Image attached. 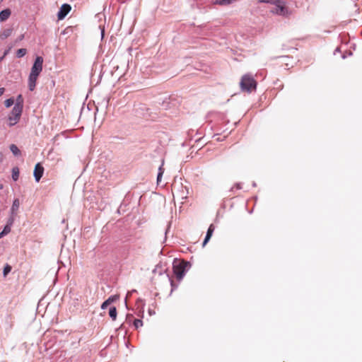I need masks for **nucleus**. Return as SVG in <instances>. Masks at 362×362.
Instances as JSON below:
<instances>
[{
    "mask_svg": "<svg viewBox=\"0 0 362 362\" xmlns=\"http://www.w3.org/2000/svg\"><path fill=\"white\" fill-rule=\"evenodd\" d=\"M272 4L276 6L272 10L273 13L283 16H288L291 14L284 1L281 0H273Z\"/></svg>",
    "mask_w": 362,
    "mask_h": 362,
    "instance_id": "3",
    "label": "nucleus"
},
{
    "mask_svg": "<svg viewBox=\"0 0 362 362\" xmlns=\"http://www.w3.org/2000/svg\"><path fill=\"white\" fill-rule=\"evenodd\" d=\"M117 309L115 307H111L109 310V315L112 319V320H115L117 318Z\"/></svg>",
    "mask_w": 362,
    "mask_h": 362,
    "instance_id": "15",
    "label": "nucleus"
},
{
    "mask_svg": "<svg viewBox=\"0 0 362 362\" xmlns=\"http://www.w3.org/2000/svg\"><path fill=\"white\" fill-rule=\"evenodd\" d=\"M10 150L13 153V154L16 156H18L21 155V151L18 148V146L15 144H11L10 146Z\"/></svg>",
    "mask_w": 362,
    "mask_h": 362,
    "instance_id": "13",
    "label": "nucleus"
},
{
    "mask_svg": "<svg viewBox=\"0 0 362 362\" xmlns=\"http://www.w3.org/2000/svg\"><path fill=\"white\" fill-rule=\"evenodd\" d=\"M44 173V168L42 166L40 163H37L35 166L34 169V177L36 180V182H39L41 177L43 175Z\"/></svg>",
    "mask_w": 362,
    "mask_h": 362,
    "instance_id": "7",
    "label": "nucleus"
},
{
    "mask_svg": "<svg viewBox=\"0 0 362 362\" xmlns=\"http://www.w3.org/2000/svg\"><path fill=\"white\" fill-rule=\"evenodd\" d=\"M4 88H0V96H1L4 93Z\"/></svg>",
    "mask_w": 362,
    "mask_h": 362,
    "instance_id": "26",
    "label": "nucleus"
},
{
    "mask_svg": "<svg viewBox=\"0 0 362 362\" xmlns=\"http://www.w3.org/2000/svg\"><path fill=\"white\" fill-rule=\"evenodd\" d=\"M71 9V6L69 4H64L61 6V8L57 13L58 19L59 20L64 19L66 17V16L70 12Z\"/></svg>",
    "mask_w": 362,
    "mask_h": 362,
    "instance_id": "6",
    "label": "nucleus"
},
{
    "mask_svg": "<svg viewBox=\"0 0 362 362\" xmlns=\"http://www.w3.org/2000/svg\"><path fill=\"white\" fill-rule=\"evenodd\" d=\"M240 86L243 90L251 92L256 89L257 82L250 74H247L242 76Z\"/></svg>",
    "mask_w": 362,
    "mask_h": 362,
    "instance_id": "2",
    "label": "nucleus"
},
{
    "mask_svg": "<svg viewBox=\"0 0 362 362\" xmlns=\"http://www.w3.org/2000/svg\"><path fill=\"white\" fill-rule=\"evenodd\" d=\"M23 35H22L20 37H19V40H21L23 38Z\"/></svg>",
    "mask_w": 362,
    "mask_h": 362,
    "instance_id": "28",
    "label": "nucleus"
},
{
    "mask_svg": "<svg viewBox=\"0 0 362 362\" xmlns=\"http://www.w3.org/2000/svg\"><path fill=\"white\" fill-rule=\"evenodd\" d=\"M3 0H0V2L2 1Z\"/></svg>",
    "mask_w": 362,
    "mask_h": 362,
    "instance_id": "29",
    "label": "nucleus"
},
{
    "mask_svg": "<svg viewBox=\"0 0 362 362\" xmlns=\"http://www.w3.org/2000/svg\"><path fill=\"white\" fill-rule=\"evenodd\" d=\"M14 103V100L13 98H8L5 100L4 104L6 107H11Z\"/></svg>",
    "mask_w": 362,
    "mask_h": 362,
    "instance_id": "19",
    "label": "nucleus"
},
{
    "mask_svg": "<svg viewBox=\"0 0 362 362\" xmlns=\"http://www.w3.org/2000/svg\"><path fill=\"white\" fill-rule=\"evenodd\" d=\"M20 206V201L18 199H15L11 208L12 215H16Z\"/></svg>",
    "mask_w": 362,
    "mask_h": 362,
    "instance_id": "10",
    "label": "nucleus"
},
{
    "mask_svg": "<svg viewBox=\"0 0 362 362\" xmlns=\"http://www.w3.org/2000/svg\"><path fill=\"white\" fill-rule=\"evenodd\" d=\"M272 1L273 0H258V1L260 3H269L272 4Z\"/></svg>",
    "mask_w": 362,
    "mask_h": 362,
    "instance_id": "24",
    "label": "nucleus"
},
{
    "mask_svg": "<svg viewBox=\"0 0 362 362\" xmlns=\"http://www.w3.org/2000/svg\"><path fill=\"white\" fill-rule=\"evenodd\" d=\"M43 58L37 57L31 68V71L28 78V88L33 91L35 88L37 78L42 71Z\"/></svg>",
    "mask_w": 362,
    "mask_h": 362,
    "instance_id": "1",
    "label": "nucleus"
},
{
    "mask_svg": "<svg viewBox=\"0 0 362 362\" xmlns=\"http://www.w3.org/2000/svg\"><path fill=\"white\" fill-rule=\"evenodd\" d=\"M13 222V218H11L10 220H9V223L8 224H7L4 230L0 233V238H1L3 236H4L5 235H7L8 233H10L11 231V226L10 225H11Z\"/></svg>",
    "mask_w": 362,
    "mask_h": 362,
    "instance_id": "11",
    "label": "nucleus"
},
{
    "mask_svg": "<svg viewBox=\"0 0 362 362\" xmlns=\"http://www.w3.org/2000/svg\"><path fill=\"white\" fill-rule=\"evenodd\" d=\"M22 111L18 108H13L11 114L8 116L9 126H13L17 124L21 118Z\"/></svg>",
    "mask_w": 362,
    "mask_h": 362,
    "instance_id": "5",
    "label": "nucleus"
},
{
    "mask_svg": "<svg viewBox=\"0 0 362 362\" xmlns=\"http://www.w3.org/2000/svg\"><path fill=\"white\" fill-rule=\"evenodd\" d=\"M119 298V296H117V295H115V296H110L107 299V301L108 302V303L110 305L112 303L116 301L117 299Z\"/></svg>",
    "mask_w": 362,
    "mask_h": 362,
    "instance_id": "20",
    "label": "nucleus"
},
{
    "mask_svg": "<svg viewBox=\"0 0 362 362\" xmlns=\"http://www.w3.org/2000/svg\"><path fill=\"white\" fill-rule=\"evenodd\" d=\"M164 173V168H163V165L158 169V174L157 177V182H159L161 180V177Z\"/></svg>",
    "mask_w": 362,
    "mask_h": 362,
    "instance_id": "18",
    "label": "nucleus"
},
{
    "mask_svg": "<svg viewBox=\"0 0 362 362\" xmlns=\"http://www.w3.org/2000/svg\"><path fill=\"white\" fill-rule=\"evenodd\" d=\"M27 53L26 49L21 48L17 50L16 55L18 57H22Z\"/></svg>",
    "mask_w": 362,
    "mask_h": 362,
    "instance_id": "17",
    "label": "nucleus"
},
{
    "mask_svg": "<svg viewBox=\"0 0 362 362\" xmlns=\"http://www.w3.org/2000/svg\"><path fill=\"white\" fill-rule=\"evenodd\" d=\"M4 188L3 184H0V189H2Z\"/></svg>",
    "mask_w": 362,
    "mask_h": 362,
    "instance_id": "27",
    "label": "nucleus"
},
{
    "mask_svg": "<svg viewBox=\"0 0 362 362\" xmlns=\"http://www.w3.org/2000/svg\"><path fill=\"white\" fill-rule=\"evenodd\" d=\"M109 305H110V304L108 303V302H107V300H105V301H104V302L103 303V304L101 305V308H102L103 310L106 309V308H107V307Z\"/></svg>",
    "mask_w": 362,
    "mask_h": 362,
    "instance_id": "23",
    "label": "nucleus"
},
{
    "mask_svg": "<svg viewBox=\"0 0 362 362\" xmlns=\"http://www.w3.org/2000/svg\"><path fill=\"white\" fill-rule=\"evenodd\" d=\"M11 33V30H8L7 31H6L4 33V37H7Z\"/></svg>",
    "mask_w": 362,
    "mask_h": 362,
    "instance_id": "25",
    "label": "nucleus"
},
{
    "mask_svg": "<svg viewBox=\"0 0 362 362\" xmlns=\"http://www.w3.org/2000/svg\"><path fill=\"white\" fill-rule=\"evenodd\" d=\"M11 270V267L8 264H6L4 268V275L6 276Z\"/></svg>",
    "mask_w": 362,
    "mask_h": 362,
    "instance_id": "21",
    "label": "nucleus"
},
{
    "mask_svg": "<svg viewBox=\"0 0 362 362\" xmlns=\"http://www.w3.org/2000/svg\"><path fill=\"white\" fill-rule=\"evenodd\" d=\"M235 0H215L214 4L218 5H228L234 2Z\"/></svg>",
    "mask_w": 362,
    "mask_h": 362,
    "instance_id": "14",
    "label": "nucleus"
},
{
    "mask_svg": "<svg viewBox=\"0 0 362 362\" xmlns=\"http://www.w3.org/2000/svg\"><path fill=\"white\" fill-rule=\"evenodd\" d=\"M188 266V262L181 261L175 262L173 264V272L178 280H181L185 274L186 267Z\"/></svg>",
    "mask_w": 362,
    "mask_h": 362,
    "instance_id": "4",
    "label": "nucleus"
},
{
    "mask_svg": "<svg viewBox=\"0 0 362 362\" xmlns=\"http://www.w3.org/2000/svg\"><path fill=\"white\" fill-rule=\"evenodd\" d=\"M23 98L21 95H18L16 98V104L14 108H18V110H23Z\"/></svg>",
    "mask_w": 362,
    "mask_h": 362,
    "instance_id": "12",
    "label": "nucleus"
},
{
    "mask_svg": "<svg viewBox=\"0 0 362 362\" xmlns=\"http://www.w3.org/2000/svg\"><path fill=\"white\" fill-rule=\"evenodd\" d=\"M214 231V226L213 224H211L208 228L206 235L203 242V246H204L208 243V241L210 240Z\"/></svg>",
    "mask_w": 362,
    "mask_h": 362,
    "instance_id": "8",
    "label": "nucleus"
},
{
    "mask_svg": "<svg viewBox=\"0 0 362 362\" xmlns=\"http://www.w3.org/2000/svg\"><path fill=\"white\" fill-rule=\"evenodd\" d=\"M11 10L8 8L4 9L0 12V21L3 22L6 21L11 16Z\"/></svg>",
    "mask_w": 362,
    "mask_h": 362,
    "instance_id": "9",
    "label": "nucleus"
},
{
    "mask_svg": "<svg viewBox=\"0 0 362 362\" xmlns=\"http://www.w3.org/2000/svg\"><path fill=\"white\" fill-rule=\"evenodd\" d=\"M134 326L138 328L139 327H141L143 325V322L141 320L136 319L134 322Z\"/></svg>",
    "mask_w": 362,
    "mask_h": 362,
    "instance_id": "22",
    "label": "nucleus"
},
{
    "mask_svg": "<svg viewBox=\"0 0 362 362\" xmlns=\"http://www.w3.org/2000/svg\"><path fill=\"white\" fill-rule=\"evenodd\" d=\"M19 169L15 167L12 169V178L14 181H16L19 177Z\"/></svg>",
    "mask_w": 362,
    "mask_h": 362,
    "instance_id": "16",
    "label": "nucleus"
}]
</instances>
